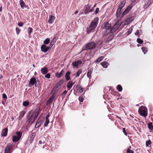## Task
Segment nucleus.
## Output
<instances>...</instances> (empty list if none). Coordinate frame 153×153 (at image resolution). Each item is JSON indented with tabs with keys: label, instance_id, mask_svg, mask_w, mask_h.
<instances>
[{
	"label": "nucleus",
	"instance_id": "obj_45",
	"mask_svg": "<svg viewBox=\"0 0 153 153\" xmlns=\"http://www.w3.org/2000/svg\"><path fill=\"white\" fill-rule=\"evenodd\" d=\"M127 153H134V152L133 151L131 150L128 148L127 149Z\"/></svg>",
	"mask_w": 153,
	"mask_h": 153
},
{
	"label": "nucleus",
	"instance_id": "obj_40",
	"mask_svg": "<svg viewBox=\"0 0 153 153\" xmlns=\"http://www.w3.org/2000/svg\"><path fill=\"white\" fill-rule=\"evenodd\" d=\"M137 42L140 44L142 43L143 42V40L140 38L137 39Z\"/></svg>",
	"mask_w": 153,
	"mask_h": 153
},
{
	"label": "nucleus",
	"instance_id": "obj_14",
	"mask_svg": "<svg viewBox=\"0 0 153 153\" xmlns=\"http://www.w3.org/2000/svg\"><path fill=\"white\" fill-rule=\"evenodd\" d=\"M56 18L54 16L52 15H50L49 16V18L48 19V22L49 23H52L53 21L55 20Z\"/></svg>",
	"mask_w": 153,
	"mask_h": 153
},
{
	"label": "nucleus",
	"instance_id": "obj_23",
	"mask_svg": "<svg viewBox=\"0 0 153 153\" xmlns=\"http://www.w3.org/2000/svg\"><path fill=\"white\" fill-rule=\"evenodd\" d=\"M25 114V112L24 111H22L20 113L19 117V120H21L22 118Z\"/></svg>",
	"mask_w": 153,
	"mask_h": 153
},
{
	"label": "nucleus",
	"instance_id": "obj_61",
	"mask_svg": "<svg viewBox=\"0 0 153 153\" xmlns=\"http://www.w3.org/2000/svg\"><path fill=\"white\" fill-rule=\"evenodd\" d=\"M96 6V4H95L94 5V7H94H94H95Z\"/></svg>",
	"mask_w": 153,
	"mask_h": 153
},
{
	"label": "nucleus",
	"instance_id": "obj_33",
	"mask_svg": "<svg viewBox=\"0 0 153 153\" xmlns=\"http://www.w3.org/2000/svg\"><path fill=\"white\" fill-rule=\"evenodd\" d=\"M104 58V57L103 56H101L99 58H98L96 60V62L97 63H99Z\"/></svg>",
	"mask_w": 153,
	"mask_h": 153
},
{
	"label": "nucleus",
	"instance_id": "obj_36",
	"mask_svg": "<svg viewBox=\"0 0 153 153\" xmlns=\"http://www.w3.org/2000/svg\"><path fill=\"white\" fill-rule=\"evenodd\" d=\"M49 123V121L48 119H46L45 122L44 123V126H47Z\"/></svg>",
	"mask_w": 153,
	"mask_h": 153
},
{
	"label": "nucleus",
	"instance_id": "obj_12",
	"mask_svg": "<svg viewBox=\"0 0 153 153\" xmlns=\"http://www.w3.org/2000/svg\"><path fill=\"white\" fill-rule=\"evenodd\" d=\"M49 49L48 47H47L45 45H42L41 47V51L44 53L46 52Z\"/></svg>",
	"mask_w": 153,
	"mask_h": 153
},
{
	"label": "nucleus",
	"instance_id": "obj_24",
	"mask_svg": "<svg viewBox=\"0 0 153 153\" xmlns=\"http://www.w3.org/2000/svg\"><path fill=\"white\" fill-rule=\"evenodd\" d=\"M126 3V2L125 1H122L120 4V5L119 7H118L119 8H120L122 10V8L124 7V5H125Z\"/></svg>",
	"mask_w": 153,
	"mask_h": 153
},
{
	"label": "nucleus",
	"instance_id": "obj_54",
	"mask_svg": "<svg viewBox=\"0 0 153 153\" xmlns=\"http://www.w3.org/2000/svg\"><path fill=\"white\" fill-rule=\"evenodd\" d=\"M68 92V91H64L63 93V94L64 95H65L66 94H67V92Z\"/></svg>",
	"mask_w": 153,
	"mask_h": 153
},
{
	"label": "nucleus",
	"instance_id": "obj_47",
	"mask_svg": "<svg viewBox=\"0 0 153 153\" xmlns=\"http://www.w3.org/2000/svg\"><path fill=\"white\" fill-rule=\"evenodd\" d=\"M45 77L49 79L50 78V75L49 74H47L45 75Z\"/></svg>",
	"mask_w": 153,
	"mask_h": 153
},
{
	"label": "nucleus",
	"instance_id": "obj_28",
	"mask_svg": "<svg viewBox=\"0 0 153 153\" xmlns=\"http://www.w3.org/2000/svg\"><path fill=\"white\" fill-rule=\"evenodd\" d=\"M33 30V29L32 28L30 27H29L27 29V32L29 35H30V34L32 32Z\"/></svg>",
	"mask_w": 153,
	"mask_h": 153
},
{
	"label": "nucleus",
	"instance_id": "obj_5",
	"mask_svg": "<svg viewBox=\"0 0 153 153\" xmlns=\"http://www.w3.org/2000/svg\"><path fill=\"white\" fill-rule=\"evenodd\" d=\"M16 135L13 136L12 140L13 142H16L18 141L21 138L22 135V133L21 132H17L16 133Z\"/></svg>",
	"mask_w": 153,
	"mask_h": 153
},
{
	"label": "nucleus",
	"instance_id": "obj_58",
	"mask_svg": "<svg viewBox=\"0 0 153 153\" xmlns=\"http://www.w3.org/2000/svg\"><path fill=\"white\" fill-rule=\"evenodd\" d=\"M102 43V42L101 41H100V42H99V44H101Z\"/></svg>",
	"mask_w": 153,
	"mask_h": 153
},
{
	"label": "nucleus",
	"instance_id": "obj_51",
	"mask_svg": "<svg viewBox=\"0 0 153 153\" xmlns=\"http://www.w3.org/2000/svg\"><path fill=\"white\" fill-rule=\"evenodd\" d=\"M53 40H54V39H53V40L51 41V43L50 44V46H51V47H52L53 45V44L54 43V42H53Z\"/></svg>",
	"mask_w": 153,
	"mask_h": 153
},
{
	"label": "nucleus",
	"instance_id": "obj_56",
	"mask_svg": "<svg viewBox=\"0 0 153 153\" xmlns=\"http://www.w3.org/2000/svg\"><path fill=\"white\" fill-rule=\"evenodd\" d=\"M78 12V10H76V11L75 12V14H76Z\"/></svg>",
	"mask_w": 153,
	"mask_h": 153
},
{
	"label": "nucleus",
	"instance_id": "obj_43",
	"mask_svg": "<svg viewBox=\"0 0 153 153\" xmlns=\"http://www.w3.org/2000/svg\"><path fill=\"white\" fill-rule=\"evenodd\" d=\"M2 98L4 99L5 100H6L7 99L6 95L4 94H2Z\"/></svg>",
	"mask_w": 153,
	"mask_h": 153
},
{
	"label": "nucleus",
	"instance_id": "obj_62",
	"mask_svg": "<svg viewBox=\"0 0 153 153\" xmlns=\"http://www.w3.org/2000/svg\"><path fill=\"white\" fill-rule=\"evenodd\" d=\"M2 75H0V78H2Z\"/></svg>",
	"mask_w": 153,
	"mask_h": 153
},
{
	"label": "nucleus",
	"instance_id": "obj_31",
	"mask_svg": "<svg viewBox=\"0 0 153 153\" xmlns=\"http://www.w3.org/2000/svg\"><path fill=\"white\" fill-rule=\"evenodd\" d=\"M117 88L119 91H122V88L120 85H118L117 86Z\"/></svg>",
	"mask_w": 153,
	"mask_h": 153
},
{
	"label": "nucleus",
	"instance_id": "obj_38",
	"mask_svg": "<svg viewBox=\"0 0 153 153\" xmlns=\"http://www.w3.org/2000/svg\"><path fill=\"white\" fill-rule=\"evenodd\" d=\"M132 29L131 28H129L128 30L126 32V34L127 35L129 34L132 32Z\"/></svg>",
	"mask_w": 153,
	"mask_h": 153
},
{
	"label": "nucleus",
	"instance_id": "obj_21",
	"mask_svg": "<svg viewBox=\"0 0 153 153\" xmlns=\"http://www.w3.org/2000/svg\"><path fill=\"white\" fill-rule=\"evenodd\" d=\"M101 64L105 68H107L108 65V63L105 61L102 62Z\"/></svg>",
	"mask_w": 153,
	"mask_h": 153
},
{
	"label": "nucleus",
	"instance_id": "obj_41",
	"mask_svg": "<svg viewBox=\"0 0 153 153\" xmlns=\"http://www.w3.org/2000/svg\"><path fill=\"white\" fill-rule=\"evenodd\" d=\"M151 141L150 140H149L148 141L146 142V146H148L149 145L151 144Z\"/></svg>",
	"mask_w": 153,
	"mask_h": 153
},
{
	"label": "nucleus",
	"instance_id": "obj_49",
	"mask_svg": "<svg viewBox=\"0 0 153 153\" xmlns=\"http://www.w3.org/2000/svg\"><path fill=\"white\" fill-rule=\"evenodd\" d=\"M83 97H80L79 98V100L81 102H82L83 100Z\"/></svg>",
	"mask_w": 153,
	"mask_h": 153
},
{
	"label": "nucleus",
	"instance_id": "obj_52",
	"mask_svg": "<svg viewBox=\"0 0 153 153\" xmlns=\"http://www.w3.org/2000/svg\"><path fill=\"white\" fill-rule=\"evenodd\" d=\"M123 131L126 135H127V133L126 132V129L125 128H123Z\"/></svg>",
	"mask_w": 153,
	"mask_h": 153
},
{
	"label": "nucleus",
	"instance_id": "obj_48",
	"mask_svg": "<svg viewBox=\"0 0 153 153\" xmlns=\"http://www.w3.org/2000/svg\"><path fill=\"white\" fill-rule=\"evenodd\" d=\"M23 25L24 23L22 22H19L18 24V25L20 27L22 26Z\"/></svg>",
	"mask_w": 153,
	"mask_h": 153
},
{
	"label": "nucleus",
	"instance_id": "obj_57",
	"mask_svg": "<svg viewBox=\"0 0 153 153\" xmlns=\"http://www.w3.org/2000/svg\"><path fill=\"white\" fill-rule=\"evenodd\" d=\"M139 0H132V1L133 2L134 1H138Z\"/></svg>",
	"mask_w": 153,
	"mask_h": 153
},
{
	"label": "nucleus",
	"instance_id": "obj_39",
	"mask_svg": "<svg viewBox=\"0 0 153 153\" xmlns=\"http://www.w3.org/2000/svg\"><path fill=\"white\" fill-rule=\"evenodd\" d=\"M142 49L144 53V54H145L146 53L147 51V49L146 48H142Z\"/></svg>",
	"mask_w": 153,
	"mask_h": 153
},
{
	"label": "nucleus",
	"instance_id": "obj_60",
	"mask_svg": "<svg viewBox=\"0 0 153 153\" xmlns=\"http://www.w3.org/2000/svg\"><path fill=\"white\" fill-rule=\"evenodd\" d=\"M2 10V7H1L0 8V11H1Z\"/></svg>",
	"mask_w": 153,
	"mask_h": 153
},
{
	"label": "nucleus",
	"instance_id": "obj_3",
	"mask_svg": "<svg viewBox=\"0 0 153 153\" xmlns=\"http://www.w3.org/2000/svg\"><path fill=\"white\" fill-rule=\"evenodd\" d=\"M102 27L104 29V31L105 32V35H107L109 33H111V25L108 22L104 23L102 26Z\"/></svg>",
	"mask_w": 153,
	"mask_h": 153
},
{
	"label": "nucleus",
	"instance_id": "obj_55",
	"mask_svg": "<svg viewBox=\"0 0 153 153\" xmlns=\"http://www.w3.org/2000/svg\"><path fill=\"white\" fill-rule=\"evenodd\" d=\"M49 116V115L48 114L46 116V119H48V118Z\"/></svg>",
	"mask_w": 153,
	"mask_h": 153
},
{
	"label": "nucleus",
	"instance_id": "obj_16",
	"mask_svg": "<svg viewBox=\"0 0 153 153\" xmlns=\"http://www.w3.org/2000/svg\"><path fill=\"white\" fill-rule=\"evenodd\" d=\"M131 6L130 5L128 6L123 13V15L124 16L126 15L131 10Z\"/></svg>",
	"mask_w": 153,
	"mask_h": 153
},
{
	"label": "nucleus",
	"instance_id": "obj_44",
	"mask_svg": "<svg viewBox=\"0 0 153 153\" xmlns=\"http://www.w3.org/2000/svg\"><path fill=\"white\" fill-rule=\"evenodd\" d=\"M84 89H85V88H84L80 87L79 89V91L80 93H81L84 90Z\"/></svg>",
	"mask_w": 153,
	"mask_h": 153
},
{
	"label": "nucleus",
	"instance_id": "obj_1",
	"mask_svg": "<svg viewBox=\"0 0 153 153\" xmlns=\"http://www.w3.org/2000/svg\"><path fill=\"white\" fill-rule=\"evenodd\" d=\"M98 20L99 18L97 17L94 18L92 21L90 26L87 29L88 33H90L92 30L95 28L97 25Z\"/></svg>",
	"mask_w": 153,
	"mask_h": 153
},
{
	"label": "nucleus",
	"instance_id": "obj_6",
	"mask_svg": "<svg viewBox=\"0 0 153 153\" xmlns=\"http://www.w3.org/2000/svg\"><path fill=\"white\" fill-rule=\"evenodd\" d=\"M91 5L89 4L85 5V6L84 13L85 14H88L89 12H92L94 11V7L90 9Z\"/></svg>",
	"mask_w": 153,
	"mask_h": 153
},
{
	"label": "nucleus",
	"instance_id": "obj_4",
	"mask_svg": "<svg viewBox=\"0 0 153 153\" xmlns=\"http://www.w3.org/2000/svg\"><path fill=\"white\" fill-rule=\"evenodd\" d=\"M138 112L140 115L146 117L147 116L148 114V110L145 106H142L140 107Z\"/></svg>",
	"mask_w": 153,
	"mask_h": 153
},
{
	"label": "nucleus",
	"instance_id": "obj_46",
	"mask_svg": "<svg viewBox=\"0 0 153 153\" xmlns=\"http://www.w3.org/2000/svg\"><path fill=\"white\" fill-rule=\"evenodd\" d=\"M91 73L90 72H88L87 73V77L89 78V79H90L91 78Z\"/></svg>",
	"mask_w": 153,
	"mask_h": 153
},
{
	"label": "nucleus",
	"instance_id": "obj_25",
	"mask_svg": "<svg viewBox=\"0 0 153 153\" xmlns=\"http://www.w3.org/2000/svg\"><path fill=\"white\" fill-rule=\"evenodd\" d=\"M152 123L151 122L149 123L148 125V127L149 129L152 130L153 129V125H152Z\"/></svg>",
	"mask_w": 153,
	"mask_h": 153
},
{
	"label": "nucleus",
	"instance_id": "obj_20",
	"mask_svg": "<svg viewBox=\"0 0 153 153\" xmlns=\"http://www.w3.org/2000/svg\"><path fill=\"white\" fill-rule=\"evenodd\" d=\"M55 96L54 95H53L48 100L47 103V104H49L50 103H51L53 99L55 98Z\"/></svg>",
	"mask_w": 153,
	"mask_h": 153
},
{
	"label": "nucleus",
	"instance_id": "obj_37",
	"mask_svg": "<svg viewBox=\"0 0 153 153\" xmlns=\"http://www.w3.org/2000/svg\"><path fill=\"white\" fill-rule=\"evenodd\" d=\"M29 137L30 138V142L31 143L32 142V141H33V140L34 139V136H33V135L31 134L30 135Z\"/></svg>",
	"mask_w": 153,
	"mask_h": 153
},
{
	"label": "nucleus",
	"instance_id": "obj_17",
	"mask_svg": "<svg viewBox=\"0 0 153 153\" xmlns=\"http://www.w3.org/2000/svg\"><path fill=\"white\" fill-rule=\"evenodd\" d=\"M41 71L43 74H46L48 72V68L46 67L42 68L41 69Z\"/></svg>",
	"mask_w": 153,
	"mask_h": 153
},
{
	"label": "nucleus",
	"instance_id": "obj_19",
	"mask_svg": "<svg viewBox=\"0 0 153 153\" xmlns=\"http://www.w3.org/2000/svg\"><path fill=\"white\" fill-rule=\"evenodd\" d=\"M73 85V84L72 82L71 81H69L67 85L68 90H69L71 88Z\"/></svg>",
	"mask_w": 153,
	"mask_h": 153
},
{
	"label": "nucleus",
	"instance_id": "obj_9",
	"mask_svg": "<svg viewBox=\"0 0 153 153\" xmlns=\"http://www.w3.org/2000/svg\"><path fill=\"white\" fill-rule=\"evenodd\" d=\"M96 45L94 42L89 43L86 45V49H93L95 48Z\"/></svg>",
	"mask_w": 153,
	"mask_h": 153
},
{
	"label": "nucleus",
	"instance_id": "obj_13",
	"mask_svg": "<svg viewBox=\"0 0 153 153\" xmlns=\"http://www.w3.org/2000/svg\"><path fill=\"white\" fill-rule=\"evenodd\" d=\"M65 74V71L64 70H62L60 73L57 72L56 74V76L58 78H60L62 76Z\"/></svg>",
	"mask_w": 153,
	"mask_h": 153
},
{
	"label": "nucleus",
	"instance_id": "obj_32",
	"mask_svg": "<svg viewBox=\"0 0 153 153\" xmlns=\"http://www.w3.org/2000/svg\"><path fill=\"white\" fill-rule=\"evenodd\" d=\"M41 124V123L38 120L37 122L35 124V127L36 128H38L40 125Z\"/></svg>",
	"mask_w": 153,
	"mask_h": 153
},
{
	"label": "nucleus",
	"instance_id": "obj_22",
	"mask_svg": "<svg viewBox=\"0 0 153 153\" xmlns=\"http://www.w3.org/2000/svg\"><path fill=\"white\" fill-rule=\"evenodd\" d=\"M20 6L22 8H24V7H25V4L24 1L23 0H20Z\"/></svg>",
	"mask_w": 153,
	"mask_h": 153
},
{
	"label": "nucleus",
	"instance_id": "obj_34",
	"mask_svg": "<svg viewBox=\"0 0 153 153\" xmlns=\"http://www.w3.org/2000/svg\"><path fill=\"white\" fill-rule=\"evenodd\" d=\"M50 41V39L48 38H47L45 40L44 43L45 45H47L49 43Z\"/></svg>",
	"mask_w": 153,
	"mask_h": 153
},
{
	"label": "nucleus",
	"instance_id": "obj_15",
	"mask_svg": "<svg viewBox=\"0 0 153 153\" xmlns=\"http://www.w3.org/2000/svg\"><path fill=\"white\" fill-rule=\"evenodd\" d=\"M134 17H131L125 20V24H128L131 22L134 19Z\"/></svg>",
	"mask_w": 153,
	"mask_h": 153
},
{
	"label": "nucleus",
	"instance_id": "obj_59",
	"mask_svg": "<svg viewBox=\"0 0 153 153\" xmlns=\"http://www.w3.org/2000/svg\"><path fill=\"white\" fill-rule=\"evenodd\" d=\"M39 143L40 144H41L42 143V141H39Z\"/></svg>",
	"mask_w": 153,
	"mask_h": 153
},
{
	"label": "nucleus",
	"instance_id": "obj_26",
	"mask_svg": "<svg viewBox=\"0 0 153 153\" xmlns=\"http://www.w3.org/2000/svg\"><path fill=\"white\" fill-rule=\"evenodd\" d=\"M70 73L69 72H67L66 74L65 77L67 80H68L70 79Z\"/></svg>",
	"mask_w": 153,
	"mask_h": 153
},
{
	"label": "nucleus",
	"instance_id": "obj_30",
	"mask_svg": "<svg viewBox=\"0 0 153 153\" xmlns=\"http://www.w3.org/2000/svg\"><path fill=\"white\" fill-rule=\"evenodd\" d=\"M121 10L120 8H118V9L117 11V16H119L120 15L121 13Z\"/></svg>",
	"mask_w": 153,
	"mask_h": 153
},
{
	"label": "nucleus",
	"instance_id": "obj_42",
	"mask_svg": "<svg viewBox=\"0 0 153 153\" xmlns=\"http://www.w3.org/2000/svg\"><path fill=\"white\" fill-rule=\"evenodd\" d=\"M20 31V30L19 28L17 27L16 28V31L17 34H19Z\"/></svg>",
	"mask_w": 153,
	"mask_h": 153
},
{
	"label": "nucleus",
	"instance_id": "obj_53",
	"mask_svg": "<svg viewBox=\"0 0 153 153\" xmlns=\"http://www.w3.org/2000/svg\"><path fill=\"white\" fill-rule=\"evenodd\" d=\"M139 32L138 30H137L136 33H135V34L136 35L138 36L139 35Z\"/></svg>",
	"mask_w": 153,
	"mask_h": 153
},
{
	"label": "nucleus",
	"instance_id": "obj_7",
	"mask_svg": "<svg viewBox=\"0 0 153 153\" xmlns=\"http://www.w3.org/2000/svg\"><path fill=\"white\" fill-rule=\"evenodd\" d=\"M12 147L13 145L12 144H8L5 149L4 153H11L12 151Z\"/></svg>",
	"mask_w": 153,
	"mask_h": 153
},
{
	"label": "nucleus",
	"instance_id": "obj_35",
	"mask_svg": "<svg viewBox=\"0 0 153 153\" xmlns=\"http://www.w3.org/2000/svg\"><path fill=\"white\" fill-rule=\"evenodd\" d=\"M82 71L81 70H79L76 73V77H78L79 76L80 74L82 73Z\"/></svg>",
	"mask_w": 153,
	"mask_h": 153
},
{
	"label": "nucleus",
	"instance_id": "obj_10",
	"mask_svg": "<svg viewBox=\"0 0 153 153\" xmlns=\"http://www.w3.org/2000/svg\"><path fill=\"white\" fill-rule=\"evenodd\" d=\"M82 63V61L81 60H78L76 61H75L73 62L72 63V65H73L74 68H78V66L81 64Z\"/></svg>",
	"mask_w": 153,
	"mask_h": 153
},
{
	"label": "nucleus",
	"instance_id": "obj_29",
	"mask_svg": "<svg viewBox=\"0 0 153 153\" xmlns=\"http://www.w3.org/2000/svg\"><path fill=\"white\" fill-rule=\"evenodd\" d=\"M29 104V103L28 101H26L23 102V105L24 106H27Z\"/></svg>",
	"mask_w": 153,
	"mask_h": 153
},
{
	"label": "nucleus",
	"instance_id": "obj_8",
	"mask_svg": "<svg viewBox=\"0 0 153 153\" xmlns=\"http://www.w3.org/2000/svg\"><path fill=\"white\" fill-rule=\"evenodd\" d=\"M121 22H122L121 21H119L114 25L113 27L112 28H111V33L114 32L116 30H117L118 28L121 25Z\"/></svg>",
	"mask_w": 153,
	"mask_h": 153
},
{
	"label": "nucleus",
	"instance_id": "obj_50",
	"mask_svg": "<svg viewBox=\"0 0 153 153\" xmlns=\"http://www.w3.org/2000/svg\"><path fill=\"white\" fill-rule=\"evenodd\" d=\"M99 11V8H97L96 10L94 12V13H95V14H97L98 13V12Z\"/></svg>",
	"mask_w": 153,
	"mask_h": 153
},
{
	"label": "nucleus",
	"instance_id": "obj_11",
	"mask_svg": "<svg viewBox=\"0 0 153 153\" xmlns=\"http://www.w3.org/2000/svg\"><path fill=\"white\" fill-rule=\"evenodd\" d=\"M36 79L35 78H31L30 81L28 85L29 87H31L36 82Z\"/></svg>",
	"mask_w": 153,
	"mask_h": 153
},
{
	"label": "nucleus",
	"instance_id": "obj_18",
	"mask_svg": "<svg viewBox=\"0 0 153 153\" xmlns=\"http://www.w3.org/2000/svg\"><path fill=\"white\" fill-rule=\"evenodd\" d=\"M8 131V129L7 128H5V129H4L2 131L1 134L2 136H6L7 133Z\"/></svg>",
	"mask_w": 153,
	"mask_h": 153
},
{
	"label": "nucleus",
	"instance_id": "obj_27",
	"mask_svg": "<svg viewBox=\"0 0 153 153\" xmlns=\"http://www.w3.org/2000/svg\"><path fill=\"white\" fill-rule=\"evenodd\" d=\"M151 1H147L144 6V7L145 8H146L148 7L151 4Z\"/></svg>",
	"mask_w": 153,
	"mask_h": 153
},
{
	"label": "nucleus",
	"instance_id": "obj_63",
	"mask_svg": "<svg viewBox=\"0 0 153 153\" xmlns=\"http://www.w3.org/2000/svg\"><path fill=\"white\" fill-rule=\"evenodd\" d=\"M33 67H35V65H34V64H33Z\"/></svg>",
	"mask_w": 153,
	"mask_h": 153
},
{
	"label": "nucleus",
	"instance_id": "obj_2",
	"mask_svg": "<svg viewBox=\"0 0 153 153\" xmlns=\"http://www.w3.org/2000/svg\"><path fill=\"white\" fill-rule=\"evenodd\" d=\"M41 110L39 108H37L28 119L29 122L33 123L40 113Z\"/></svg>",
	"mask_w": 153,
	"mask_h": 153
}]
</instances>
